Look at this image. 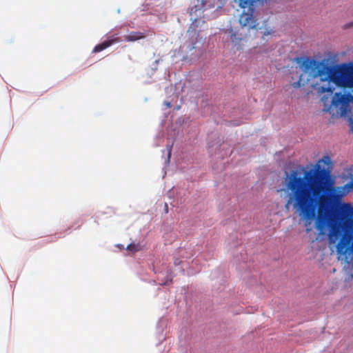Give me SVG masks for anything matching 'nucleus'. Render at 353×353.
Masks as SVG:
<instances>
[{
	"label": "nucleus",
	"instance_id": "0eeeda50",
	"mask_svg": "<svg viewBox=\"0 0 353 353\" xmlns=\"http://www.w3.org/2000/svg\"><path fill=\"white\" fill-rule=\"evenodd\" d=\"M239 5L241 8H246L252 5V0H239Z\"/></svg>",
	"mask_w": 353,
	"mask_h": 353
},
{
	"label": "nucleus",
	"instance_id": "7ed1b4c3",
	"mask_svg": "<svg viewBox=\"0 0 353 353\" xmlns=\"http://www.w3.org/2000/svg\"><path fill=\"white\" fill-rule=\"evenodd\" d=\"M239 23L242 28H246L248 31L256 30L259 26L256 19L253 17L252 12H243L239 17Z\"/></svg>",
	"mask_w": 353,
	"mask_h": 353
},
{
	"label": "nucleus",
	"instance_id": "423d86ee",
	"mask_svg": "<svg viewBox=\"0 0 353 353\" xmlns=\"http://www.w3.org/2000/svg\"><path fill=\"white\" fill-rule=\"evenodd\" d=\"M127 250L132 252H136L139 250V244L130 243L127 246Z\"/></svg>",
	"mask_w": 353,
	"mask_h": 353
},
{
	"label": "nucleus",
	"instance_id": "f257e3e1",
	"mask_svg": "<svg viewBox=\"0 0 353 353\" xmlns=\"http://www.w3.org/2000/svg\"><path fill=\"white\" fill-rule=\"evenodd\" d=\"M285 186L288 192L287 205L292 204L308 221L306 225L316 217V228L319 230L326 226L328 219L334 215L339 223L332 225L330 243H334L341 236L336 245L337 253L345 255L353 252V231L350 229L353 226V206L350 203H341L334 214L341 196L326 170L317 164L315 169L305 171L303 176L297 170H292L290 174L286 172Z\"/></svg>",
	"mask_w": 353,
	"mask_h": 353
},
{
	"label": "nucleus",
	"instance_id": "9b49d317",
	"mask_svg": "<svg viewBox=\"0 0 353 353\" xmlns=\"http://www.w3.org/2000/svg\"><path fill=\"white\" fill-rule=\"evenodd\" d=\"M165 212H168V205H167V203L165 204Z\"/></svg>",
	"mask_w": 353,
	"mask_h": 353
},
{
	"label": "nucleus",
	"instance_id": "1a4fd4ad",
	"mask_svg": "<svg viewBox=\"0 0 353 353\" xmlns=\"http://www.w3.org/2000/svg\"><path fill=\"white\" fill-rule=\"evenodd\" d=\"M168 159L170 158V156H171V152H172V147L171 146H168Z\"/></svg>",
	"mask_w": 353,
	"mask_h": 353
},
{
	"label": "nucleus",
	"instance_id": "9d476101",
	"mask_svg": "<svg viewBox=\"0 0 353 353\" xmlns=\"http://www.w3.org/2000/svg\"><path fill=\"white\" fill-rule=\"evenodd\" d=\"M164 104H165L168 108H170V107H171V103H170V102L165 101V102L164 103Z\"/></svg>",
	"mask_w": 353,
	"mask_h": 353
},
{
	"label": "nucleus",
	"instance_id": "39448f33",
	"mask_svg": "<svg viewBox=\"0 0 353 353\" xmlns=\"http://www.w3.org/2000/svg\"><path fill=\"white\" fill-rule=\"evenodd\" d=\"M145 35L141 32H131L125 37L124 40L125 41H135L141 39H143Z\"/></svg>",
	"mask_w": 353,
	"mask_h": 353
},
{
	"label": "nucleus",
	"instance_id": "20e7f679",
	"mask_svg": "<svg viewBox=\"0 0 353 353\" xmlns=\"http://www.w3.org/2000/svg\"><path fill=\"white\" fill-rule=\"evenodd\" d=\"M121 41V39L117 36V34H114L108 37V39L102 43L97 45L93 50V53L99 52L108 47L111 46L112 45L119 43Z\"/></svg>",
	"mask_w": 353,
	"mask_h": 353
},
{
	"label": "nucleus",
	"instance_id": "6e6552de",
	"mask_svg": "<svg viewBox=\"0 0 353 353\" xmlns=\"http://www.w3.org/2000/svg\"><path fill=\"white\" fill-rule=\"evenodd\" d=\"M325 165H329L331 162L330 158L328 156H324L321 160Z\"/></svg>",
	"mask_w": 353,
	"mask_h": 353
},
{
	"label": "nucleus",
	"instance_id": "f03ea898",
	"mask_svg": "<svg viewBox=\"0 0 353 353\" xmlns=\"http://www.w3.org/2000/svg\"><path fill=\"white\" fill-rule=\"evenodd\" d=\"M295 61L299 64L301 73L297 81L291 82V85L294 88H299L309 81L319 78L313 88L319 94H325L321 99L324 105L323 111L328 112L332 116H345L349 110V103L353 100V96L350 93L341 92H336L333 96V92L336 86L353 88V62L334 68L308 57H296Z\"/></svg>",
	"mask_w": 353,
	"mask_h": 353
}]
</instances>
